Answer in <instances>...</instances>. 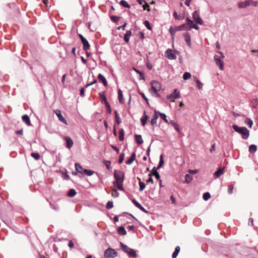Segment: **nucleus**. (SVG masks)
Listing matches in <instances>:
<instances>
[{"label":"nucleus","mask_w":258,"mask_h":258,"mask_svg":"<svg viewBox=\"0 0 258 258\" xmlns=\"http://www.w3.org/2000/svg\"><path fill=\"white\" fill-rule=\"evenodd\" d=\"M114 177L115 180L113 182L114 186L117 187V189L124 191L123 182L124 180V173L122 171L115 170L114 171Z\"/></svg>","instance_id":"1"},{"label":"nucleus","mask_w":258,"mask_h":258,"mask_svg":"<svg viewBox=\"0 0 258 258\" xmlns=\"http://www.w3.org/2000/svg\"><path fill=\"white\" fill-rule=\"evenodd\" d=\"M234 131L242 135V138L243 139H247L249 135V131L245 127H240L238 125L234 124L232 125Z\"/></svg>","instance_id":"2"},{"label":"nucleus","mask_w":258,"mask_h":258,"mask_svg":"<svg viewBox=\"0 0 258 258\" xmlns=\"http://www.w3.org/2000/svg\"><path fill=\"white\" fill-rule=\"evenodd\" d=\"M120 246L123 251L127 253L129 256H132L134 258L137 257V253L134 249L129 248L127 245L122 242H120Z\"/></svg>","instance_id":"3"},{"label":"nucleus","mask_w":258,"mask_h":258,"mask_svg":"<svg viewBox=\"0 0 258 258\" xmlns=\"http://www.w3.org/2000/svg\"><path fill=\"white\" fill-rule=\"evenodd\" d=\"M99 95L100 97V100L102 103H104L105 106L107 109V111L108 113L110 114L111 113V109L110 104L107 101L106 97L105 96V92H102L99 93Z\"/></svg>","instance_id":"4"},{"label":"nucleus","mask_w":258,"mask_h":258,"mask_svg":"<svg viewBox=\"0 0 258 258\" xmlns=\"http://www.w3.org/2000/svg\"><path fill=\"white\" fill-rule=\"evenodd\" d=\"M252 5L254 7H256L258 5L257 2H254L252 0L245 1L243 2H240L238 4V6L240 8H244L247 6Z\"/></svg>","instance_id":"5"},{"label":"nucleus","mask_w":258,"mask_h":258,"mask_svg":"<svg viewBox=\"0 0 258 258\" xmlns=\"http://www.w3.org/2000/svg\"><path fill=\"white\" fill-rule=\"evenodd\" d=\"M151 85L152 87V89L153 91L157 94V96L159 97V95L157 94V93L161 90V84L156 81H153L151 83Z\"/></svg>","instance_id":"6"},{"label":"nucleus","mask_w":258,"mask_h":258,"mask_svg":"<svg viewBox=\"0 0 258 258\" xmlns=\"http://www.w3.org/2000/svg\"><path fill=\"white\" fill-rule=\"evenodd\" d=\"M180 97V92L177 89H174L173 92L170 95H168L167 98L171 101L174 102L176 99L179 98Z\"/></svg>","instance_id":"7"},{"label":"nucleus","mask_w":258,"mask_h":258,"mask_svg":"<svg viewBox=\"0 0 258 258\" xmlns=\"http://www.w3.org/2000/svg\"><path fill=\"white\" fill-rule=\"evenodd\" d=\"M104 255L107 258H114L117 256V252L115 251L114 249L111 248H108L105 250Z\"/></svg>","instance_id":"8"},{"label":"nucleus","mask_w":258,"mask_h":258,"mask_svg":"<svg viewBox=\"0 0 258 258\" xmlns=\"http://www.w3.org/2000/svg\"><path fill=\"white\" fill-rule=\"evenodd\" d=\"M192 18L197 24H199L200 25H203L204 24V21L200 17L199 12L198 11H195L194 12L192 13Z\"/></svg>","instance_id":"9"},{"label":"nucleus","mask_w":258,"mask_h":258,"mask_svg":"<svg viewBox=\"0 0 258 258\" xmlns=\"http://www.w3.org/2000/svg\"><path fill=\"white\" fill-rule=\"evenodd\" d=\"M214 59L216 61V64L219 67V69L220 70H223L224 67H223V62L221 59V57L217 55H215L214 56Z\"/></svg>","instance_id":"10"},{"label":"nucleus","mask_w":258,"mask_h":258,"mask_svg":"<svg viewBox=\"0 0 258 258\" xmlns=\"http://www.w3.org/2000/svg\"><path fill=\"white\" fill-rule=\"evenodd\" d=\"M165 56L169 59H175L176 57L175 54L173 52V51L171 49H168L165 51Z\"/></svg>","instance_id":"11"},{"label":"nucleus","mask_w":258,"mask_h":258,"mask_svg":"<svg viewBox=\"0 0 258 258\" xmlns=\"http://www.w3.org/2000/svg\"><path fill=\"white\" fill-rule=\"evenodd\" d=\"M54 112L55 113V114L57 115V116L58 118V119L62 122L65 123L66 124H67V122L65 118L63 117V116L61 114V111L58 109H56L54 110Z\"/></svg>","instance_id":"12"},{"label":"nucleus","mask_w":258,"mask_h":258,"mask_svg":"<svg viewBox=\"0 0 258 258\" xmlns=\"http://www.w3.org/2000/svg\"><path fill=\"white\" fill-rule=\"evenodd\" d=\"M224 171L225 167H221L218 169V170L215 172V173H214V176H215L216 178H218L224 173Z\"/></svg>","instance_id":"13"},{"label":"nucleus","mask_w":258,"mask_h":258,"mask_svg":"<svg viewBox=\"0 0 258 258\" xmlns=\"http://www.w3.org/2000/svg\"><path fill=\"white\" fill-rule=\"evenodd\" d=\"M64 139L66 142L67 147L69 149H71L73 147L74 144L73 140L69 137H65Z\"/></svg>","instance_id":"14"},{"label":"nucleus","mask_w":258,"mask_h":258,"mask_svg":"<svg viewBox=\"0 0 258 258\" xmlns=\"http://www.w3.org/2000/svg\"><path fill=\"white\" fill-rule=\"evenodd\" d=\"M184 40L186 41L187 45L190 46L191 45V39L190 35L189 33H185L183 34Z\"/></svg>","instance_id":"15"},{"label":"nucleus","mask_w":258,"mask_h":258,"mask_svg":"<svg viewBox=\"0 0 258 258\" xmlns=\"http://www.w3.org/2000/svg\"><path fill=\"white\" fill-rule=\"evenodd\" d=\"M132 202L134 204V205L139 208L141 210L145 213H147V211L136 200L134 199L132 200Z\"/></svg>","instance_id":"16"},{"label":"nucleus","mask_w":258,"mask_h":258,"mask_svg":"<svg viewBox=\"0 0 258 258\" xmlns=\"http://www.w3.org/2000/svg\"><path fill=\"white\" fill-rule=\"evenodd\" d=\"M98 79L99 80L100 82L103 83L104 86H107V82L105 78L102 74H100L98 75Z\"/></svg>","instance_id":"17"},{"label":"nucleus","mask_w":258,"mask_h":258,"mask_svg":"<svg viewBox=\"0 0 258 258\" xmlns=\"http://www.w3.org/2000/svg\"><path fill=\"white\" fill-rule=\"evenodd\" d=\"M186 21L187 22V23H186V24H187V30H191L192 28H193V27H191L192 26H194L195 24L194 23V22L191 20L188 17H187L186 18Z\"/></svg>","instance_id":"18"},{"label":"nucleus","mask_w":258,"mask_h":258,"mask_svg":"<svg viewBox=\"0 0 258 258\" xmlns=\"http://www.w3.org/2000/svg\"><path fill=\"white\" fill-rule=\"evenodd\" d=\"M83 44V49L85 50H88L90 48V45L88 40L85 38L81 41Z\"/></svg>","instance_id":"19"},{"label":"nucleus","mask_w":258,"mask_h":258,"mask_svg":"<svg viewBox=\"0 0 258 258\" xmlns=\"http://www.w3.org/2000/svg\"><path fill=\"white\" fill-rule=\"evenodd\" d=\"M175 30L177 31L188 30L187 24H183L179 26H175Z\"/></svg>","instance_id":"20"},{"label":"nucleus","mask_w":258,"mask_h":258,"mask_svg":"<svg viewBox=\"0 0 258 258\" xmlns=\"http://www.w3.org/2000/svg\"><path fill=\"white\" fill-rule=\"evenodd\" d=\"M136 159V153H133L131 157L126 161V164L128 165L131 164Z\"/></svg>","instance_id":"21"},{"label":"nucleus","mask_w":258,"mask_h":258,"mask_svg":"<svg viewBox=\"0 0 258 258\" xmlns=\"http://www.w3.org/2000/svg\"><path fill=\"white\" fill-rule=\"evenodd\" d=\"M135 141L138 145H141L143 143V140L142 136L139 135H136L135 136Z\"/></svg>","instance_id":"22"},{"label":"nucleus","mask_w":258,"mask_h":258,"mask_svg":"<svg viewBox=\"0 0 258 258\" xmlns=\"http://www.w3.org/2000/svg\"><path fill=\"white\" fill-rule=\"evenodd\" d=\"M148 119H149L148 116L147 115H146V112L144 111V115L141 119V123H142V124L143 125V126H144L145 125V124L146 123V122Z\"/></svg>","instance_id":"23"},{"label":"nucleus","mask_w":258,"mask_h":258,"mask_svg":"<svg viewBox=\"0 0 258 258\" xmlns=\"http://www.w3.org/2000/svg\"><path fill=\"white\" fill-rule=\"evenodd\" d=\"M158 118V116L157 115V111H155V114H154L153 118H152L151 120V123L152 125H154L155 124H156L157 123V120Z\"/></svg>","instance_id":"24"},{"label":"nucleus","mask_w":258,"mask_h":258,"mask_svg":"<svg viewBox=\"0 0 258 258\" xmlns=\"http://www.w3.org/2000/svg\"><path fill=\"white\" fill-rule=\"evenodd\" d=\"M117 232L120 235L124 236L126 234V231L123 226H120L118 228Z\"/></svg>","instance_id":"25"},{"label":"nucleus","mask_w":258,"mask_h":258,"mask_svg":"<svg viewBox=\"0 0 258 258\" xmlns=\"http://www.w3.org/2000/svg\"><path fill=\"white\" fill-rule=\"evenodd\" d=\"M118 97L119 102L121 104L123 103L124 102V100L123 97L122 92L120 89L118 91Z\"/></svg>","instance_id":"26"},{"label":"nucleus","mask_w":258,"mask_h":258,"mask_svg":"<svg viewBox=\"0 0 258 258\" xmlns=\"http://www.w3.org/2000/svg\"><path fill=\"white\" fill-rule=\"evenodd\" d=\"M23 121L25 122L28 125H31V122L29 117L28 115L25 114L22 116Z\"/></svg>","instance_id":"27"},{"label":"nucleus","mask_w":258,"mask_h":258,"mask_svg":"<svg viewBox=\"0 0 258 258\" xmlns=\"http://www.w3.org/2000/svg\"><path fill=\"white\" fill-rule=\"evenodd\" d=\"M131 35L132 32L130 30L127 31L126 32L124 36V40L126 43H128L129 42L130 37Z\"/></svg>","instance_id":"28"},{"label":"nucleus","mask_w":258,"mask_h":258,"mask_svg":"<svg viewBox=\"0 0 258 258\" xmlns=\"http://www.w3.org/2000/svg\"><path fill=\"white\" fill-rule=\"evenodd\" d=\"M168 123L171 124L178 132H179L180 128L179 125L174 120H170Z\"/></svg>","instance_id":"29"},{"label":"nucleus","mask_w":258,"mask_h":258,"mask_svg":"<svg viewBox=\"0 0 258 258\" xmlns=\"http://www.w3.org/2000/svg\"><path fill=\"white\" fill-rule=\"evenodd\" d=\"M180 250V248L179 246H177L175 248L174 251L173 252L172 254V258H176L179 253Z\"/></svg>","instance_id":"30"},{"label":"nucleus","mask_w":258,"mask_h":258,"mask_svg":"<svg viewBox=\"0 0 258 258\" xmlns=\"http://www.w3.org/2000/svg\"><path fill=\"white\" fill-rule=\"evenodd\" d=\"M76 170L79 173H83V168L82 166L79 163H75Z\"/></svg>","instance_id":"31"},{"label":"nucleus","mask_w":258,"mask_h":258,"mask_svg":"<svg viewBox=\"0 0 258 258\" xmlns=\"http://www.w3.org/2000/svg\"><path fill=\"white\" fill-rule=\"evenodd\" d=\"M77 192L74 189H70L67 194V196L69 197H73L76 195Z\"/></svg>","instance_id":"32"},{"label":"nucleus","mask_w":258,"mask_h":258,"mask_svg":"<svg viewBox=\"0 0 258 258\" xmlns=\"http://www.w3.org/2000/svg\"><path fill=\"white\" fill-rule=\"evenodd\" d=\"M194 80L197 83V86L199 90H202L203 88L202 84L200 80L196 77H194Z\"/></svg>","instance_id":"33"},{"label":"nucleus","mask_w":258,"mask_h":258,"mask_svg":"<svg viewBox=\"0 0 258 258\" xmlns=\"http://www.w3.org/2000/svg\"><path fill=\"white\" fill-rule=\"evenodd\" d=\"M257 147L255 145H251L249 147V151L251 153H254L256 151Z\"/></svg>","instance_id":"34"},{"label":"nucleus","mask_w":258,"mask_h":258,"mask_svg":"<svg viewBox=\"0 0 258 258\" xmlns=\"http://www.w3.org/2000/svg\"><path fill=\"white\" fill-rule=\"evenodd\" d=\"M114 114H115V118L116 122L118 124H119L121 123V119L119 117V114L118 113L117 111H114Z\"/></svg>","instance_id":"35"},{"label":"nucleus","mask_w":258,"mask_h":258,"mask_svg":"<svg viewBox=\"0 0 258 258\" xmlns=\"http://www.w3.org/2000/svg\"><path fill=\"white\" fill-rule=\"evenodd\" d=\"M119 4L124 8H130L131 7L130 5L124 0H121Z\"/></svg>","instance_id":"36"},{"label":"nucleus","mask_w":258,"mask_h":258,"mask_svg":"<svg viewBox=\"0 0 258 258\" xmlns=\"http://www.w3.org/2000/svg\"><path fill=\"white\" fill-rule=\"evenodd\" d=\"M192 177L189 175V174H186L185 176V181L187 183H189L190 182V181L192 180Z\"/></svg>","instance_id":"37"},{"label":"nucleus","mask_w":258,"mask_h":258,"mask_svg":"<svg viewBox=\"0 0 258 258\" xmlns=\"http://www.w3.org/2000/svg\"><path fill=\"white\" fill-rule=\"evenodd\" d=\"M119 139L121 141L124 140V131L123 129H121L119 132Z\"/></svg>","instance_id":"38"},{"label":"nucleus","mask_w":258,"mask_h":258,"mask_svg":"<svg viewBox=\"0 0 258 258\" xmlns=\"http://www.w3.org/2000/svg\"><path fill=\"white\" fill-rule=\"evenodd\" d=\"M94 171L88 169H84L83 173L88 176H91L94 173Z\"/></svg>","instance_id":"39"},{"label":"nucleus","mask_w":258,"mask_h":258,"mask_svg":"<svg viewBox=\"0 0 258 258\" xmlns=\"http://www.w3.org/2000/svg\"><path fill=\"white\" fill-rule=\"evenodd\" d=\"M163 163H164V161H163V155H161L160 157V161H159V164L158 165V167L157 168L158 169L160 168L162 166Z\"/></svg>","instance_id":"40"},{"label":"nucleus","mask_w":258,"mask_h":258,"mask_svg":"<svg viewBox=\"0 0 258 258\" xmlns=\"http://www.w3.org/2000/svg\"><path fill=\"white\" fill-rule=\"evenodd\" d=\"M149 175L150 176H152V175L155 176L156 178L158 180H159L160 179V175H159V173L157 171H155L154 173H150V174H149Z\"/></svg>","instance_id":"41"},{"label":"nucleus","mask_w":258,"mask_h":258,"mask_svg":"<svg viewBox=\"0 0 258 258\" xmlns=\"http://www.w3.org/2000/svg\"><path fill=\"white\" fill-rule=\"evenodd\" d=\"M110 19L113 22L116 23L119 20L120 18L116 16H111Z\"/></svg>","instance_id":"42"},{"label":"nucleus","mask_w":258,"mask_h":258,"mask_svg":"<svg viewBox=\"0 0 258 258\" xmlns=\"http://www.w3.org/2000/svg\"><path fill=\"white\" fill-rule=\"evenodd\" d=\"M211 197L210 194L209 192H205L203 195V199L205 201L208 200Z\"/></svg>","instance_id":"43"},{"label":"nucleus","mask_w":258,"mask_h":258,"mask_svg":"<svg viewBox=\"0 0 258 258\" xmlns=\"http://www.w3.org/2000/svg\"><path fill=\"white\" fill-rule=\"evenodd\" d=\"M191 77V74L188 72L185 73L183 75V78L186 80L189 79Z\"/></svg>","instance_id":"44"},{"label":"nucleus","mask_w":258,"mask_h":258,"mask_svg":"<svg viewBox=\"0 0 258 258\" xmlns=\"http://www.w3.org/2000/svg\"><path fill=\"white\" fill-rule=\"evenodd\" d=\"M176 31H178L175 30V27H174V28L171 27L169 29V32L170 33L171 35H172V36H174L175 33Z\"/></svg>","instance_id":"45"},{"label":"nucleus","mask_w":258,"mask_h":258,"mask_svg":"<svg viewBox=\"0 0 258 258\" xmlns=\"http://www.w3.org/2000/svg\"><path fill=\"white\" fill-rule=\"evenodd\" d=\"M245 122L249 126L250 128L252 127L253 122L250 118H246V120Z\"/></svg>","instance_id":"46"},{"label":"nucleus","mask_w":258,"mask_h":258,"mask_svg":"<svg viewBox=\"0 0 258 258\" xmlns=\"http://www.w3.org/2000/svg\"><path fill=\"white\" fill-rule=\"evenodd\" d=\"M31 156L36 160L39 159L40 158V155L38 153H32Z\"/></svg>","instance_id":"47"},{"label":"nucleus","mask_w":258,"mask_h":258,"mask_svg":"<svg viewBox=\"0 0 258 258\" xmlns=\"http://www.w3.org/2000/svg\"><path fill=\"white\" fill-rule=\"evenodd\" d=\"M103 162L104 163V164L105 165V166H106V168L109 170L110 168H111V163L109 161H107V160H104L103 161Z\"/></svg>","instance_id":"48"},{"label":"nucleus","mask_w":258,"mask_h":258,"mask_svg":"<svg viewBox=\"0 0 258 258\" xmlns=\"http://www.w3.org/2000/svg\"><path fill=\"white\" fill-rule=\"evenodd\" d=\"M139 184L140 185V189H139L140 191L143 190V189L145 188V187L146 186L145 184L143 182L141 181H139Z\"/></svg>","instance_id":"49"},{"label":"nucleus","mask_w":258,"mask_h":258,"mask_svg":"<svg viewBox=\"0 0 258 258\" xmlns=\"http://www.w3.org/2000/svg\"><path fill=\"white\" fill-rule=\"evenodd\" d=\"M124 158V153H121L119 155V159H118V163L119 164H121L122 163Z\"/></svg>","instance_id":"50"},{"label":"nucleus","mask_w":258,"mask_h":258,"mask_svg":"<svg viewBox=\"0 0 258 258\" xmlns=\"http://www.w3.org/2000/svg\"><path fill=\"white\" fill-rule=\"evenodd\" d=\"M159 113V115L160 116V117L162 118L163 120H164V121L165 122H166V123H168V121L167 120V119L166 118V116L165 114L164 113Z\"/></svg>","instance_id":"51"},{"label":"nucleus","mask_w":258,"mask_h":258,"mask_svg":"<svg viewBox=\"0 0 258 258\" xmlns=\"http://www.w3.org/2000/svg\"><path fill=\"white\" fill-rule=\"evenodd\" d=\"M119 195V193L117 192L116 189H113L112 191V196L113 197H117Z\"/></svg>","instance_id":"52"},{"label":"nucleus","mask_w":258,"mask_h":258,"mask_svg":"<svg viewBox=\"0 0 258 258\" xmlns=\"http://www.w3.org/2000/svg\"><path fill=\"white\" fill-rule=\"evenodd\" d=\"M113 206V202H108L107 203V205H106V208L107 209H111Z\"/></svg>","instance_id":"53"},{"label":"nucleus","mask_w":258,"mask_h":258,"mask_svg":"<svg viewBox=\"0 0 258 258\" xmlns=\"http://www.w3.org/2000/svg\"><path fill=\"white\" fill-rule=\"evenodd\" d=\"M144 24L149 30H151L152 29V28L150 25V23L148 21H145L144 22Z\"/></svg>","instance_id":"54"},{"label":"nucleus","mask_w":258,"mask_h":258,"mask_svg":"<svg viewBox=\"0 0 258 258\" xmlns=\"http://www.w3.org/2000/svg\"><path fill=\"white\" fill-rule=\"evenodd\" d=\"M233 188H234V186H233V185H232V184L229 185L228 186V193H229V194H231L232 193Z\"/></svg>","instance_id":"55"},{"label":"nucleus","mask_w":258,"mask_h":258,"mask_svg":"<svg viewBox=\"0 0 258 258\" xmlns=\"http://www.w3.org/2000/svg\"><path fill=\"white\" fill-rule=\"evenodd\" d=\"M149 7V5L146 2H145V5L143 6V9L144 10L147 9L148 11H150Z\"/></svg>","instance_id":"56"},{"label":"nucleus","mask_w":258,"mask_h":258,"mask_svg":"<svg viewBox=\"0 0 258 258\" xmlns=\"http://www.w3.org/2000/svg\"><path fill=\"white\" fill-rule=\"evenodd\" d=\"M139 94L142 96V97L145 99V100L146 101L147 103L149 104L148 99L146 97L145 94L142 92H140Z\"/></svg>","instance_id":"57"},{"label":"nucleus","mask_w":258,"mask_h":258,"mask_svg":"<svg viewBox=\"0 0 258 258\" xmlns=\"http://www.w3.org/2000/svg\"><path fill=\"white\" fill-rule=\"evenodd\" d=\"M170 200L172 204H176V200H175V199L174 198V197H173V196H170Z\"/></svg>","instance_id":"58"},{"label":"nucleus","mask_w":258,"mask_h":258,"mask_svg":"<svg viewBox=\"0 0 258 258\" xmlns=\"http://www.w3.org/2000/svg\"><path fill=\"white\" fill-rule=\"evenodd\" d=\"M173 15L174 17L175 18V19H176L180 20L181 19V18L177 15V14L176 12H174L173 13Z\"/></svg>","instance_id":"59"},{"label":"nucleus","mask_w":258,"mask_h":258,"mask_svg":"<svg viewBox=\"0 0 258 258\" xmlns=\"http://www.w3.org/2000/svg\"><path fill=\"white\" fill-rule=\"evenodd\" d=\"M111 147H112V148L113 150H115V151L117 153H119V149H118L117 147H116V146H113V145H112V146H111Z\"/></svg>","instance_id":"60"},{"label":"nucleus","mask_w":258,"mask_h":258,"mask_svg":"<svg viewBox=\"0 0 258 258\" xmlns=\"http://www.w3.org/2000/svg\"><path fill=\"white\" fill-rule=\"evenodd\" d=\"M97 82V80L96 79H95L93 81L90 82V83L89 84H87L86 85V87H87L88 86L91 85H92L93 84H95Z\"/></svg>","instance_id":"61"},{"label":"nucleus","mask_w":258,"mask_h":258,"mask_svg":"<svg viewBox=\"0 0 258 258\" xmlns=\"http://www.w3.org/2000/svg\"><path fill=\"white\" fill-rule=\"evenodd\" d=\"M74 242L72 240L70 241L68 243V246L72 248L74 247Z\"/></svg>","instance_id":"62"},{"label":"nucleus","mask_w":258,"mask_h":258,"mask_svg":"<svg viewBox=\"0 0 258 258\" xmlns=\"http://www.w3.org/2000/svg\"><path fill=\"white\" fill-rule=\"evenodd\" d=\"M126 25V23H125L123 25L119 26L117 28L118 30H120V29H124L125 26Z\"/></svg>","instance_id":"63"},{"label":"nucleus","mask_w":258,"mask_h":258,"mask_svg":"<svg viewBox=\"0 0 258 258\" xmlns=\"http://www.w3.org/2000/svg\"><path fill=\"white\" fill-rule=\"evenodd\" d=\"M139 37L141 38V39H144V34L143 32H139Z\"/></svg>","instance_id":"64"}]
</instances>
